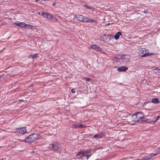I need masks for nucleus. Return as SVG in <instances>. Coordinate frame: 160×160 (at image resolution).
Returning <instances> with one entry per match:
<instances>
[{"instance_id": "nucleus-1", "label": "nucleus", "mask_w": 160, "mask_h": 160, "mask_svg": "<svg viewBox=\"0 0 160 160\" xmlns=\"http://www.w3.org/2000/svg\"><path fill=\"white\" fill-rule=\"evenodd\" d=\"M48 148L52 150L56 151L60 147V145L57 142H54L52 144H49L47 146Z\"/></svg>"}, {"instance_id": "nucleus-2", "label": "nucleus", "mask_w": 160, "mask_h": 160, "mask_svg": "<svg viewBox=\"0 0 160 160\" xmlns=\"http://www.w3.org/2000/svg\"><path fill=\"white\" fill-rule=\"evenodd\" d=\"M89 152H90L89 151H81V155H82L81 157L82 159V160H88V157L92 155V154L87 155V154L89 153Z\"/></svg>"}, {"instance_id": "nucleus-3", "label": "nucleus", "mask_w": 160, "mask_h": 160, "mask_svg": "<svg viewBox=\"0 0 160 160\" xmlns=\"http://www.w3.org/2000/svg\"><path fill=\"white\" fill-rule=\"evenodd\" d=\"M27 130L25 127H22L20 128H18L17 130L14 132H12L15 133L17 135H20L24 134L26 132Z\"/></svg>"}, {"instance_id": "nucleus-4", "label": "nucleus", "mask_w": 160, "mask_h": 160, "mask_svg": "<svg viewBox=\"0 0 160 160\" xmlns=\"http://www.w3.org/2000/svg\"><path fill=\"white\" fill-rule=\"evenodd\" d=\"M90 48H91L92 49H94L96 51L104 53L102 52V48L98 45H97L96 44H93L91 46Z\"/></svg>"}, {"instance_id": "nucleus-5", "label": "nucleus", "mask_w": 160, "mask_h": 160, "mask_svg": "<svg viewBox=\"0 0 160 160\" xmlns=\"http://www.w3.org/2000/svg\"><path fill=\"white\" fill-rule=\"evenodd\" d=\"M23 141L31 143L35 142V141L31 134L25 138L23 140Z\"/></svg>"}, {"instance_id": "nucleus-6", "label": "nucleus", "mask_w": 160, "mask_h": 160, "mask_svg": "<svg viewBox=\"0 0 160 160\" xmlns=\"http://www.w3.org/2000/svg\"><path fill=\"white\" fill-rule=\"evenodd\" d=\"M15 24L17 26H20L22 28H25L26 26H29L30 27L31 26L29 24H27L23 22H19L15 23Z\"/></svg>"}, {"instance_id": "nucleus-7", "label": "nucleus", "mask_w": 160, "mask_h": 160, "mask_svg": "<svg viewBox=\"0 0 160 160\" xmlns=\"http://www.w3.org/2000/svg\"><path fill=\"white\" fill-rule=\"evenodd\" d=\"M104 42H108L111 39V36L110 35L104 34L103 37Z\"/></svg>"}, {"instance_id": "nucleus-8", "label": "nucleus", "mask_w": 160, "mask_h": 160, "mask_svg": "<svg viewBox=\"0 0 160 160\" xmlns=\"http://www.w3.org/2000/svg\"><path fill=\"white\" fill-rule=\"evenodd\" d=\"M136 116H137L138 119V122H139L140 120L142 118V117H144V115H143V113L141 112H138L136 113Z\"/></svg>"}, {"instance_id": "nucleus-9", "label": "nucleus", "mask_w": 160, "mask_h": 160, "mask_svg": "<svg viewBox=\"0 0 160 160\" xmlns=\"http://www.w3.org/2000/svg\"><path fill=\"white\" fill-rule=\"evenodd\" d=\"M128 69V68L126 66H122L118 68L117 70L119 72L125 71Z\"/></svg>"}, {"instance_id": "nucleus-10", "label": "nucleus", "mask_w": 160, "mask_h": 160, "mask_svg": "<svg viewBox=\"0 0 160 160\" xmlns=\"http://www.w3.org/2000/svg\"><path fill=\"white\" fill-rule=\"evenodd\" d=\"M35 141L39 139L41 136L39 134L37 133H33L32 134Z\"/></svg>"}, {"instance_id": "nucleus-11", "label": "nucleus", "mask_w": 160, "mask_h": 160, "mask_svg": "<svg viewBox=\"0 0 160 160\" xmlns=\"http://www.w3.org/2000/svg\"><path fill=\"white\" fill-rule=\"evenodd\" d=\"M103 136L104 135L102 133L100 132L99 134H95L93 136V137L96 139L101 138H102Z\"/></svg>"}, {"instance_id": "nucleus-12", "label": "nucleus", "mask_w": 160, "mask_h": 160, "mask_svg": "<svg viewBox=\"0 0 160 160\" xmlns=\"http://www.w3.org/2000/svg\"><path fill=\"white\" fill-rule=\"evenodd\" d=\"M89 18L81 15V21L88 22Z\"/></svg>"}, {"instance_id": "nucleus-13", "label": "nucleus", "mask_w": 160, "mask_h": 160, "mask_svg": "<svg viewBox=\"0 0 160 160\" xmlns=\"http://www.w3.org/2000/svg\"><path fill=\"white\" fill-rule=\"evenodd\" d=\"M122 36V34L120 32H118L114 36L115 40H118L120 36Z\"/></svg>"}, {"instance_id": "nucleus-14", "label": "nucleus", "mask_w": 160, "mask_h": 160, "mask_svg": "<svg viewBox=\"0 0 160 160\" xmlns=\"http://www.w3.org/2000/svg\"><path fill=\"white\" fill-rule=\"evenodd\" d=\"M136 114L132 115L131 117V120L133 121L138 122V119Z\"/></svg>"}, {"instance_id": "nucleus-15", "label": "nucleus", "mask_w": 160, "mask_h": 160, "mask_svg": "<svg viewBox=\"0 0 160 160\" xmlns=\"http://www.w3.org/2000/svg\"><path fill=\"white\" fill-rule=\"evenodd\" d=\"M154 53H146L142 55H140V56L142 57H144L149 56V55H153Z\"/></svg>"}, {"instance_id": "nucleus-16", "label": "nucleus", "mask_w": 160, "mask_h": 160, "mask_svg": "<svg viewBox=\"0 0 160 160\" xmlns=\"http://www.w3.org/2000/svg\"><path fill=\"white\" fill-rule=\"evenodd\" d=\"M47 18L49 19H52L53 20H56V19L54 17L53 15L49 14H48V15Z\"/></svg>"}, {"instance_id": "nucleus-17", "label": "nucleus", "mask_w": 160, "mask_h": 160, "mask_svg": "<svg viewBox=\"0 0 160 160\" xmlns=\"http://www.w3.org/2000/svg\"><path fill=\"white\" fill-rule=\"evenodd\" d=\"M147 121L146 118H144V117H142V118L140 120L139 123H144V122H146Z\"/></svg>"}, {"instance_id": "nucleus-18", "label": "nucleus", "mask_w": 160, "mask_h": 160, "mask_svg": "<svg viewBox=\"0 0 160 160\" xmlns=\"http://www.w3.org/2000/svg\"><path fill=\"white\" fill-rule=\"evenodd\" d=\"M152 102L154 103H158L159 101L158 98H154L152 99Z\"/></svg>"}, {"instance_id": "nucleus-19", "label": "nucleus", "mask_w": 160, "mask_h": 160, "mask_svg": "<svg viewBox=\"0 0 160 160\" xmlns=\"http://www.w3.org/2000/svg\"><path fill=\"white\" fill-rule=\"evenodd\" d=\"M48 14V13L45 12H42L41 15L43 16L44 17L47 18Z\"/></svg>"}, {"instance_id": "nucleus-20", "label": "nucleus", "mask_w": 160, "mask_h": 160, "mask_svg": "<svg viewBox=\"0 0 160 160\" xmlns=\"http://www.w3.org/2000/svg\"><path fill=\"white\" fill-rule=\"evenodd\" d=\"M80 127V124L79 123L73 125L72 126L73 128H78Z\"/></svg>"}, {"instance_id": "nucleus-21", "label": "nucleus", "mask_w": 160, "mask_h": 160, "mask_svg": "<svg viewBox=\"0 0 160 160\" xmlns=\"http://www.w3.org/2000/svg\"><path fill=\"white\" fill-rule=\"evenodd\" d=\"M88 22H94V23H97V22L95 20L90 19L89 18V20H88Z\"/></svg>"}, {"instance_id": "nucleus-22", "label": "nucleus", "mask_w": 160, "mask_h": 160, "mask_svg": "<svg viewBox=\"0 0 160 160\" xmlns=\"http://www.w3.org/2000/svg\"><path fill=\"white\" fill-rule=\"evenodd\" d=\"M88 8L90 9L92 12H94L95 10V9L94 8L90 6L88 7Z\"/></svg>"}, {"instance_id": "nucleus-23", "label": "nucleus", "mask_w": 160, "mask_h": 160, "mask_svg": "<svg viewBox=\"0 0 160 160\" xmlns=\"http://www.w3.org/2000/svg\"><path fill=\"white\" fill-rule=\"evenodd\" d=\"M83 79L86 81H89L90 80L89 78H84Z\"/></svg>"}, {"instance_id": "nucleus-24", "label": "nucleus", "mask_w": 160, "mask_h": 160, "mask_svg": "<svg viewBox=\"0 0 160 160\" xmlns=\"http://www.w3.org/2000/svg\"><path fill=\"white\" fill-rule=\"evenodd\" d=\"M160 118V116H158V117H157L156 119L153 122H156Z\"/></svg>"}, {"instance_id": "nucleus-25", "label": "nucleus", "mask_w": 160, "mask_h": 160, "mask_svg": "<svg viewBox=\"0 0 160 160\" xmlns=\"http://www.w3.org/2000/svg\"><path fill=\"white\" fill-rule=\"evenodd\" d=\"M37 55H38L37 53H35L33 55H32L33 56V58H37V57H38Z\"/></svg>"}, {"instance_id": "nucleus-26", "label": "nucleus", "mask_w": 160, "mask_h": 160, "mask_svg": "<svg viewBox=\"0 0 160 160\" xmlns=\"http://www.w3.org/2000/svg\"><path fill=\"white\" fill-rule=\"evenodd\" d=\"M149 160L147 156L144 157L143 158H142L141 159V160Z\"/></svg>"}, {"instance_id": "nucleus-27", "label": "nucleus", "mask_w": 160, "mask_h": 160, "mask_svg": "<svg viewBox=\"0 0 160 160\" xmlns=\"http://www.w3.org/2000/svg\"><path fill=\"white\" fill-rule=\"evenodd\" d=\"M148 158V159H150L151 158L153 157V155H152V154H151L150 155H149L148 156H147Z\"/></svg>"}, {"instance_id": "nucleus-28", "label": "nucleus", "mask_w": 160, "mask_h": 160, "mask_svg": "<svg viewBox=\"0 0 160 160\" xmlns=\"http://www.w3.org/2000/svg\"><path fill=\"white\" fill-rule=\"evenodd\" d=\"M31 26L30 27H29V26H26V27H25V28H29V29H30V28H32V26L31 25H30Z\"/></svg>"}, {"instance_id": "nucleus-29", "label": "nucleus", "mask_w": 160, "mask_h": 160, "mask_svg": "<svg viewBox=\"0 0 160 160\" xmlns=\"http://www.w3.org/2000/svg\"><path fill=\"white\" fill-rule=\"evenodd\" d=\"M71 92L72 93H74L75 92V89H72L71 90Z\"/></svg>"}, {"instance_id": "nucleus-30", "label": "nucleus", "mask_w": 160, "mask_h": 160, "mask_svg": "<svg viewBox=\"0 0 160 160\" xmlns=\"http://www.w3.org/2000/svg\"><path fill=\"white\" fill-rule=\"evenodd\" d=\"M143 12L145 13H146L148 12V10H145Z\"/></svg>"}, {"instance_id": "nucleus-31", "label": "nucleus", "mask_w": 160, "mask_h": 160, "mask_svg": "<svg viewBox=\"0 0 160 160\" xmlns=\"http://www.w3.org/2000/svg\"><path fill=\"white\" fill-rule=\"evenodd\" d=\"M28 58H33V56L32 55H30L29 56V57H28Z\"/></svg>"}, {"instance_id": "nucleus-32", "label": "nucleus", "mask_w": 160, "mask_h": 160, "mask_svg": "<svg viewBox=\"0 0 160 160\" xmlns=\"http://www.w3.org/2000/svg\"><path fill=\"white\" fill-rule=\"evenodd\" d=\"M84 6L85 7H86L87 8H88V7H89V6H88L87 4H85L84 5Z\"/></svg>"}, {"instance_id": "nucleus-33", "label": "nucleus", "mask_w": 160, "mask_h": 160, "mask_svg": "<svg viewBox=\"0 0 160 160\" xmlns=\"http://www.w3.org/2000/svg\"><path fill=\"white\" fill-rule=\"evenodd\" d=\"M152 154V155H153V157L155 156L156 155H157V154L155 153V154Z\"/></svg>"}, {"instance_id": "nucleus-34", "label": "nucleus", "mask_w": 160, "mask_h": 160, "mask_svg": "<svg viewBox=\"0 0 160 160\" xmlns=\"http://www.w3.org/2000/svg\"><path fill=\"white\" fill-rule=\"evenodd\" d=\"M152 68H153V70H155V69H157V68L155 67H153Z\"/></svg>"}, {"instance_id": "nucleus-35", "label": "nucleus", "mask_w": 160, "mask_h": 160, "mask_svg": "<svg viewBox=\"0 0 160 160\" xmlns=\"http://www.w3.org/2000/svg\"><path fill=\"white\" fill-rule=\"evenodd\" d=\"M141 52L142 54V50H141L140 51L139 54H141Z\"/></svg>"}, {"instance_id": "nucleus-36", "label": "nucleus", "mask_w": 160, "mask_h": 160, "mask_svg": "<svg viewBox=\"0 0 160 160\" xmlns=\"http://www.w3.org/2000/svg\"><path fill=\"white\" fill-rule=\"evenodd\" d=\"M80 126H81V128L83 127H82V125L81 124Z\"/></svg>"}, {"instance_id": "nucleus-37", "label": "nucleus", "mask_w": 160, "mask_h": 160, "mask_svg": "<svg viewBox=\"0 0 160 160\" xmlns=\"http://www.w3.org/2000/svg\"><path fill=\"white\" fill-rule=\"evenodd\" d=\"M78 155H79V154H80V152H78Z\"/></svg>"}, {"instance_id": "nucleus-38", "label": "nucleus", "mask_w": 160, "mask_h": 160, "mask_svg": "<svg viewBox=\"0 0 160 160\" xmlns=\"http://www.w3.org/2000/svg\"><path fill=\"white\" fill-rule=\"evenodd\" d=\"M40 13H41V12H39V15H41L40 14Z\"/></svg>"}, {"instance_id": "nucleus-39", "label": "nucleus", "mask_w": 160, "mask_h": 160, "mask_svg": "<svg viewBox=\"0 0 160 160\" xmlns=\"http://www.w3.org/2000/svg\"><path fill=\"white\" fill-rule=\"evenodd\" d=\"M38 0H36L35 1H36V2H37V1H38Z\"/></svg>"}, {"instance_id": "nucleus-40", "label": "nucleus", "mask_w": 160, "mask_h": 160, "mask_svg": "<svg viewBox=\"0 0 160 160\" xmlns=\"http://www.w3.org/2000/svg\"><path fill=\"white\" fill-rule=\"evenodd\" d=\"M33 152H34V151H32V153H33Z\"/></svg>"}, {"instance_id": "nucleus-41", "label": "nucleus", "mask_w": 160, "mask_h": 160, "mask_svg": "<svg viewBox=\"0 0 160 160\" xmlns=\"http://www.w3.org/2000/svg\"><path fill=\"white\" fill-rule=\"evenodd\" d=\"M1 77H2V76H1V75H0V78Z\"/></svg>"}]
</instances>
